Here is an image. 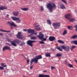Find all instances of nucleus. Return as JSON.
Returning a JSON list of instances; mask_svg holds the SVG:
<instances>
[{"label":"nucleus","mask_w":77,"mask_h":77,"mask_svg":"<svg viewBox=\"0 0 77 77\" xmlns=\"http://www.w3.org/2000/svg\"><path fill=\"white\" fill-rule=\"evenodd\" d=\"M46 7L50 12H53V9L56 8V5L53 2L48 3Z\"/></svg>","instance_id":"nucleus-1"},{"label":"nucleus","mask_w":77,"mask_h":77,"mask_svg":"<svg viewBox=\"0 0 77 77\" xmlns=\"http://www.w3.org/2000/svg\"><path fill=\"white\" fill-rule=\"evenodd\" d=\"M8 40L9 42H10L12 45L14 46V47H17V45L16 44V43L19 44L20 43V42H21L20 41H19L17 39H16L12 41H11L10 39H8Z\"/></svg>","instance_id":"nucleus-2"},{"label":"nucleus","mask_w":77,"mask_h":77,"mask_svg":"<svg viewBox=\"0 0 77 77\" xmlns=\"http://www.w3.org/2000/svg\"><path fill=\"white\" fill-rule=\"evenodd\" d=\"M42 59V56L41 55H38L36 56V58L32 59L30 61L31 65H32L33 62H35L36 63H37L38 61V59Z\"/></svg>","instance_id":"nucleus-3"},{"label":"nucleus","mask_w":77,"mask_h":77,"mask_svg":"<svg viewBox=\"0 0 77 77\" xmlns=\"http://www.w3.org/2000/svg\"><path fill=\"white\" fill-rule=\"evenodd\" d=\"M23 31H24L26 32L27 31L28 33H31V34L30 35H29V37L31 36L32 35V34H35L37 35V33H34L35 31L33 29H23Z\"/></svg>","instance_id":"nucleus-4"},{"label":"nucleus","mask_w":77,"mask_h":77,"mask_svg":"<svg viewBox=\"0 0 77 77\" xmlns=\"http://www.w3.org/2000/svg\"><path fill=\"white\" fill-rule=\"evenodd\" d=\"M11 18L14 21H16V22L17 23H19L21 22V20L19 17H12Z\"/></svg>","instance_id":"nucleus-5"},{"label":"nucleus","mask_w":77,"mask_h":77,"mask_svg":"<svg viewBox=\"0 0 77 77\" xmlns=\"http://www.w3.org/2000/svg\"><path fill=\"white\" fill-rule=\"evenodd\" d=\"M53 26L54 29H58L60 26V23H53Z\"/></svg>","instance_id":"nucleus-6"},{"label":"nucleus","mask_w":77,"mask_h":77,"mask_svg":"<svg viewBox=\"0 0 77 77\" xmlns=\"http://www.w3.org/2000/svg\"><path fill=\"white\" fill-rule=\"evenodd\" d=\"M8 24H9L10 26H13L15 28H17L18 27L17 25L13 21H8Z\"/></svg>","instance_id":"nucleus-7"},{"label":"nucleus","mask_w":77,"mask_h":77,"mask_svg":"<svg viewBox=\"0 0 77 77\" xmlns=\"http://www.w3.org/2000/svg\"><path fill=\"white\" fill-rule=\"evenodd\" d=\"M36 42V41L29 40L27 42V44L30 47H32L33 46V43Z\"/></svg>","instance_id":"nucleus-8"},{"label":"nucleus","mask_w":77,"mask_h":77,"mask_svg":"<svg viewBox=\"0 0 77 77\" xmlns=\"http://www.w3.org/2000/svg\"><path fill=\"white\" fill-rule=\"evenodd\" d=\"M17 37V38L23 39V35L21 34V32H19L16 35Z\"/></svg>","instance_id":"nucleus-9"},{"label":"nucleus","mask_w":77,"mask_h":77,"mask_svg":"<svg viewBox=\"0 0 77 77\" xmlns=\"http://www.w3.org/2000/svg\"><path fill=\"white\" fill-rule=\"evenodd\" d=\"M61 47L62 49H64V50L66 51H68L69 50V47L68 46H61Z\"/></svg>","instance_id":"nucleus-10"},{"label":"nucleus","mask_w":77,"mask_h":77,"mask_svg":"<svg viewBox=\"0 0 77 77\" xmlns=\"http://www.w3.org/2000/svg\"><path fill=\"white\" fill-rule=\"evenodd\" d=\"M6 50H11L10 48L8 46H5L2 48V51H4Z\"/></svg>","instance_id":"nucleus-11"},{"label":"nucleus","mask_w":77,"mask_h":77,"mask_svg":"<svg viewBox=\"0 0 77 77\" xmlns=\"http://www.w3.org/2000/svg\"><path fill=\"white\" fill-rule=\"evenodd\" d=\"M37 36L39 38L42 39L44 38V35L41 33H40L39 34V35H37Z\"/></svg>","instance_id":"nucleus-12"},{"label":"nucleus","mask_w":77,"mask_h":77,"mask_svg":"<svg viewBox=\"0 0 77 77\" xmlns=\"http://www.w3.org/2000/svg\"><path fill=\"white\" fill-rule=\"evenodd\" d=\"M40 26L38 23H36V25L35 26V29L38 30H41V28L40 27H38V26Z\"/></svg>","instance_id":"nucleus-13"},{"label":"nucleus","mask_w":77,"mask_h":77,"mask_svg":"<svg viewBox=\"0 0 77 77\" xmlns=\"http://www.w3.org/2000/svg\"><path fill=\"white\" fill-rule=\"evenodd\" d=\"M71 16V15L70 14H68L65 15V18L67 19H69Z\"/></svg>","instance_id":"nucleus-14"},{"label":"nucleus","mask_w":77,"mask_h":77,"mask_svg":"<svg viewBox=\"0 0 77 77\" xmlns=\"http://www.w3.org/2000/svg\"><path fill=\"white\" fill-rule=\"evenodd\" d=\"M55 39V38L54 36H50L49 37V39L50 41H53Z\"/></svg>","instance_id":"nucleus-15"},{"label":"nucleus","mask_w":77,"mask_h":77,"mask_svg":"<svg viewBox=\"0 0 77 77\" xmlns=\"http://www.w3.org/2000/svg\"><path fill=\"white\" fill-rule=\"evenodd\" d=\"M7 7L5 6H2L0 7V10H5L7 9Z\"/></svg>","instance_id":"nucleus-16"},{"label":"nucleus","mask_w":77,"mask_h":77,"mask_svg":"<svg viewBox=\"0 0 77 77\" xmlns=\"http://www.w3.org/2000/svg\"><path fill=\"white\" fill-rule=\"evenodd\" d=\"M60 7L61 8L63 9H65V6L63 4H61L60 5Z\"/></svg>","instance_id":"nucleus-17"},{"label":"nucleus","mask_w":77,"mask_h":77,"mask_svg":"<svg viewBox=\"0 0 77 77\" xmlns=\"http://www.w3.org/2000/svg\"><path fill=\"white\" fill-rule=\"evenodd\" d=\"M46 57H51L50 53H47L45 54Z\"/></svg>","instance_id":"nucleus-18"},{"label":"nucleus","mask_w":77,"mask_h":77,"mask_svg":"<svg viewBox=\"0 0 77 77\" xmlns=\"http://www.w3.org/2000/svg\"><path fill=\"white\" fill-rule=\"evenodd\" d=\"M19 13L17 12H13V14L15 16H17V15Z\"/></svg>","instance_id":"nucleus-19"},{"label":"nucleus","mask_w":77,"mask_h":77,"mask_svg":"<svg viewBox=\"0 0 77 77\" xmlns=\"http://www.w3.org/2000/svg\"><path fill=\"white\" fill-rule=\"evenodd\" d=\"M77 37V35H74L73 36H72L71 37H70L71 39H74L75 38Z\"/></svg>","instance_id":"nucleus-20"},{"label":"nucleus","mask_w":77,"mask_h":77,"mask_svg":"<svg viewBox=\"0 0 77 77\" xmlns=\"http://www.w3.org/2000/svg\"><path fill=\"white\" fill-rule=\"evenodd\" d=\"M21 9L24 11H27L28 10V8H21Z\"/></svg>","instance_id":"nucleus-21"},{"label":"nucleus","mask_w":77,"mask_h":77,"mask_svg":"<svg viewBox=\"0 0 77 77\" xmlns=\"http://www.w3.org/2000/svg\"><path fill=\"white\" fill-rule=\"evenodd\" d=\"M57 50H58L59 51H62V49L60 47L58 46L57 47Z\"/></svg>","instance_id":"nucleus-22"},{"label":"nucleus","mask_w":77,"mask_h":77,"mask_svg":"<svg viewBox=\"0 0 77 77\" xmlns=\"http://www.w3.org/2000/svg\"><path fill=\"white\" fill-rule=\"evenodd\" d=\"M71 42L77 45V41H71Z\"/></svg>","instance_id":"nucleus-23"},{"label":"nucleus","mask_w":77,"mask_h":77,"mask_svg":"<svg viewBox=\"0 0 77 77\" xmlns=\"http://www.w3.org/2000/svg\"><path fill=\"white\" fill-rule=\"evenodd\" d=\"M0 31H1V32H11V31H6L5 30H3L2 29H0Z\"/></svg>","instance_id":"nucleus-24"},{"label":"nucleus","mask_w":77,"mask_h":77,"mask_svg":"<svg viewBox=\"0 0 77 77\" xmlns=\"http://www.w3.org/2000/svg\"><path fill=\"white\" fill-rule=\"evenodd\" d=\"M36 38L35 36H32L30 38L32 40H35L36 39Z\"/></svg>","instance_id":"nucleus-25"},{"label":"nucleus","mask_w":77,"mask_h":77,"mask_svg":"<svg viewBox=\"0 0 77 77\" xmlns=\"http://www.w3.org/2000/svg\"><path fill=\"white\" fill-rule=\"evenodd\" d=\"M47 22L48 24H49L50 25H51V22L50 20H47Z\"/></svg>","instance_id":"nucleus-26"},{"label":"nucleus","mask_w":77,"mask_h":77,"mask_svg":"<svg viewBox=\"0 0 77 77\" xmlns=\"http://www.w3.org/2000/svg\"><path fill=\"white\" fill-rule=\"evenodd\" d=\"M20 43H21L20 44V45L21 46H23L25 44V43L24 42H21V41H20Z\"/></svg>","instance_id":"nucleus-27"},{"label":"nucleus","mask_w":77,"mask_h":77,"mask_svg":"<svg viewBox=\"0 0 77 77\" xmlns=\"http://www.w3.org/2000/svg\"><path fill=\"white\" fill-rule=\"evenodd\" d=\"M56 56L57 57H61L62 54H56Z\"/></svg>","instance_id":"nucleus-28"},{"label":"nucleus","mask_w":77,"mask_h":77,"mask_svg":"<svg viewBox=\"0 0 77 77\" xmlns=\"http://www.w3.org/2000/svg\"><path fill=\"white\" fill-rule=\"evenodd\" d=\"M67 31L66 30H64L63 33V35H64L65 34H66L67 33Z\"/></svg>","instance_id":"nucleus-29"},{"label":"nucleus","mask_w":77,"mask_h":77,"mask_svg":"<svg viewBox=\"0 0 77 77\" xmlns=\"http://www.w3.org/2000/svg\"><path fill=\"white\" fill-rule=\"evenodd\" d=\"M75 47H76V46L74 45L72 46L71 48L70 49L71 50H73V49H74V48H75Z\"/></svg>","instance_id":"nucleus-30"},{"label":"nucleus","mask_w":77,"mask_h":77,"mask_svg":"<svg viewBox=\"0 0 77 77\" xmlns=\"http://www.w3.org/2000/svg\"><path fill=\"white\" fill-rule=\"evenodd\" d=\"M39 77H44V75L43 74H39L38 75Z\"/></svg>","instance_id":"nucleus-31"},{"label":"nucleus","mask_w":77,"mask_h":77,"mask_svg":"<svg viewBox=\"0 0 77 77\" xmlns=\"http://www.w3.org/2000/svg\"><path fill=\"white\" fill-rule=\"evenodd\" d=\"M58 42L60 43H63L64 42H63V41L60 40H58L57 41Z\"/></svg>","instance_id":"nucleus-32"},{"label":"nucleus","mask_w":77,"mask_h":77,"mask_svg":"<svg viewBox=\"0 0 77 77\" xmlns=\"http://www.w3.org/2000/svg\"><path fill=\"white\" fill-rule=\"evenodd\" d=\"M74 28H75L76 29H75V30L76 32H77V25H76L74 26Z\"/></svg>","instance_id":"nucleus-33"},{"label":"nucleus","mask_w":77,"mask_h":77,"mask_svg":"<svg viewBox=\"0 0 77 77\" xmlns=\"http://www.w3.org/2000/svg\"><path fill=\"white\" fill-rule=\"evenodd\" d=\"M1 64V65L2 66H3V67H6V66H7L6 65H4V64L3 63H2Z\"/></svg>","instance_id":"nucleus-34"},{"label":"nucleus","mask_w":77,"mask_h":77,"mask_svg":"<svg viewBox=\"0 0 77 77\" xmlns=\"http://www.w3.org/2000/svg\"><path fill=\"white\" fill-rule=\"evenodd\" d=\"M75 21V19H72L69 20V21L72 22Z\"/></svg>","instance_id":"nucleus-35"},{"label":"nucleus","mask_w":77,"mask_h":77,"mask_svg":"<svg viewBox=\"0 0 77 77\" xmlns=\"http://www.w3.org/2000/svg\"><path fill=\"white\" fill-rule=\"evenodd\" d=\"M41 9V11H43V10H44V8H43V7H42V6H41V9Z\"/></svg>","instance_id":"nucleus-36"},{"label":"nucleus","mask_w":77,"mask_h":77,"mask_svg":"<svg viewBox=\"0 0 77 77\" xmlns=\"http://www.w3.org/2000/svg\"><path fill=\"white\" fill-rule=\"evenodd\" d=\"M68 66H69L70 68H72L73 67L72 65L71 64H69Z\"/></svg>","instance_id":"nucleus-37"},{"label":"nucleus","mask_w":77,"mask_h":77,"mask_svg":"<svg viewBox=\"0 0 77 77\" xmlns=\"http://www.w3.org/2000/svg\"><path fill=\"white\" fill-rule=\"evenodd\" d=\"M44 77H50V76L48 75H44Z\"/></svg>","instance_id":"nucleus-38"},{"label":"nucleus","mask_w":77,"mask_h":77,"mask_svg":"<svg viewBox=\"0 0 77 77\" xmlns=\"http://www.w3.org/2000/svg\"><path fill=\"white\" fill-rule=\"evenodd\" d=\"M42 41H46L47 40L46 38H42Z\"/></svg>","instance_id":"nucleus-39"},{"label":"nucleus","mask_w":77,"mask_h":77,"mask_svg":"<svg viewBox=\"0 0 77 77\" xmlns=\"http://www.w3.org/2000/svg\"><path fill=\"white\" fill-rule=\"evenodd\" d=\"M4 69V68L3 67L0 66V69H1L2 70H3Z\"/></svg>","instance_id":"nucleus-40"},{"label":"nucleus","mask_w":77,"mask_h":77,"mask_svg":"<svg viewBox=\"0 0 77 77\" xmlns=\"http://www.w3.org/2000/svg\"><path fill=\"white\" fill-rule=\"evenodd\" d=\"M72 26H68V28L69 29H71V28H72Z\"/></svg>","instance_id":"nucleus-41"},{"label":"nucleus","mask_w":77,"mask_h":77,"mask_svg":"<svg viewBox=\"0 0 77 77\" xmlns=\"http://www.w3.org/2000/svg\"><path fill=\"white\" fill-rule=\"evenodd\" d=\"M61 1H62V2H63L65 3V4L66 3V1H65V0H61Z\"/></svg>","instance_id":"nucleus-42"},{"label":"nucleus","mask_w":77,"mask_h":77,"mask_svg":"<svg viewBox=\"0 0 77 77\" xmlns=\"http://www.w3.org/2000/svg\"><path fill=\"white\" fill-rule=\"evenodd\" d=\"M39 42L40 44H43L44 43V42L43 41H40Z\"/></svg>","instance_id":"nucleus-43"},{"label":"nucleus","mask_w":77,"mask_h":77,"mask_svg":"<svg viewBox=\"0 0 77 77\" xmlns=\"http://www.w3.org/2000/svg\"><path fill=\"white\" fill-rule=\"evenodd\" d=\"M27 63H29V59H27Z\"/></svg>","instance_id":"nucleus-44"},{"label":"nucleus","mask_w":77,"mask_h":77,"mask_svg":"<svg viewBox=\"0 0 77 77\" xmlns=\"http://www.w3.org/2000/svg\"><path fill=\"white\" fill-rule=\"evenodd\" d=\"M54 67L52 66H51V69H54Z\"/></svg>","instance_id":"nucleus-45"},{"label":"nucleus","mask_w":77,"mask_h":77,"mask_svg":"<svg viewBox=\"0 0 77 77\" xmlns=\"http://www.w3.org/2000/svg\"><path fill=\"white\" fill-rule=\"evenodd\" d=\"M9 16V15L8 14H7L6 15V16H5V17H8Z\"/></svg>","instance_id":"nucleus-46"},{"label":"nucleus","mask_w":77,"mask_h":77,"mask_svg":"<svg viewBox=\"0 0 77 77\" xmlns=\"http://www.w3.org/2000/svg\"><path fill=\"white\" fill-rule=\"evenodd\" d=\"M33 65L32 66H30V69H32V68H33Z\"/></svg>","instance_id":"nucleus-47"},{"label":"nucleus","mask_w":77,"mask_h":77,"mask_svg":"<svg viewBox=\"0 0 77 77\" xmlns=\"http://www.w3.org/2000/svg\"><path fill=\"white\" fill-rule=\"evenodd\" d=\"M8 44V45H9L10 46H11V44H9V43H8V44Z\"/></svg>","instance_id":"nucleus-48"},{"label":"nucleus","mask_w":77,"mask_h":77,"mask_svg":"<svg viewBox=\"0 0 77 77\" xmlns=\"http://www.w3.org/2000/svg\"><path fill=\"white\" fill-rule=\"evenodd\" d=\"M0 35H3V34L2 33H0Z\"/></svg>","instance_id":"nucleus-49"},{"label":"nucleus","mask_w":77,"mask_h":77,"mask_svg":"<svg viewBox=\"0 0 77 77\" xmlns=\"http://www.w3.org/2000/svg\"><path fill=\"white\" fill-rule=\"evenodd\" d=\"M46 72V71H43V72Z\"/></svg>","instance_id":"nucleus-50"},{"label":"nucleus","mask_w":77,"mask_h":77,"mask_svg":"<svg viewBox=\"0 0 77 77\" xmlns=\"http://www.w3.org/2000/svg\"><path fill=\"white\" fill-rule=\"evenodd\" d=\"M4 72H5V74L6 72V71L5 70L4 71Z\"/></svg>","instance_id":"nucleus-51"},{"label":"nucleus","mask_w":77,"mask_h":77,"mask_svg":"<svg viewBox=\"0 0 77 77\" xmlns=\"http://www.w3.org/2000/svg\"><path fill=\"white\" fill-rule=\"evenodd\" d=\"M24 57V58H26V57H25V56L24 55H23Z\"/></svg>","instance_id":"nucleus-52"},{"label":"nucleus","mask_w":77,"mask_h":77,"mask_svg":"<svg viewBox=\"0 0 77 77\" xmlns=\"http://www.w3.org/2000/svg\"><path fill=\"white\" fill-rule=\"evenodd\" d=\"M12 28V27H11Z\"/></svg>","instance_id":"nucleus-53"},{"label":"nucleus","mask_w":77,"mask_h":77,"mask_svg":"<svg viewBox=\"0 0 77 77\" xmlns=\"http://www.w3.org/2000/svg\"><path fill=\"white\" fill-rule=\"evenodd\" d=\"M1 11H0V12Z\"/></svg>","instance_id":"nucleus-54"}]
</instances>
